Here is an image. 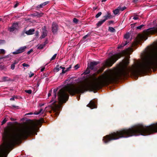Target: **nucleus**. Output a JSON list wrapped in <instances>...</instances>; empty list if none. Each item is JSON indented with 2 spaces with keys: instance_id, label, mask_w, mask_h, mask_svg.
Here are the masks:
<instances>
[{
  "instance_id": "obj_1",
  "label": "nucleus",
  "mask_w": 157,
  "mask_h": 157,
  "mask_svg": "<svg viewBox=\"0 0 157 157\" xmlns=\"http://www.w3.org/2000/svg\"><path fill=\"white\" fill-rule=\"evenodd\" d=\"M95 74H93L90 79H85L76 85L68 84L61 89L58 93V99L59 104L57 105L54 101L56 97L57 90H53L54 94L51 101L52 104L49 106L56 116L58 115L60 109V104L66 102L67 100L69 95H74L76 94L83 93L88 90L94 91L99 89L105 85L116 81V68L105 71L98 78H95Z\"/></svg>"
},
{
  "instance_id": "obj_2",
  "label": "nucleus",
  "mask_w": 157,
  "mask_h": 157,
  "mask_svg": "<svg viewBox=\"0 0 157 157\" xmlns=\"http://www.w3.org/2000/svg\"><path fill=\"white\" fill-rule=\"evenodd\" d=\"M42 122V120H37L26 125L17 127L14 130L10 126L4 128L2 135L3 143L0 146V157H6L13 147L21 139L36 133L38 129L37 126Z\"/></svg>"
},
{
  "instance_id": "obj_3",
  "label": "nucleus",
  "mask_w": 157,
  "mask_h": 157,
  "mask_svg": "<svg viewBox=\"0 0 157 157\" xmlns=\"http://www.w3.org/2000/svg\"><path fill=\"white\" fill-rule=\"evenodd\" d=\"M155 132H157V123L147 126L138 124L129 128L121 129L105 136V143L121 138H127L140 135H147Z\"/></svg>"
},
{
  "instance_id": "obj_4",
  "label": "nucleus",
  "mask_w": 157,
  "mask_h": 157,
  "mask_svg": "<svg viewBox=\"0 0 157 157\" xmlns=\"http://www.w3.org/2000/svg\"><path fill=\"white\" fill-rule=\"evenodd\" d=\"M132 52V48H129L123 51L121 53L113 55L111 57L106 60L103 63V66L97 71V73L98 74L102 72L104 69L105 67L111 66L121 56L125 55H129L130 52Z\"/></svg>"
},
{
  "instance_id": "obj_5",
  "label": "nucleus",
  "mask_w": 157,
  "mask_h": 157,
  "mask_svg": "<svg viewBox=\"0 0 157 157\" xmlns=\"http://www.w3.org/2000/svg\"><path fill=\"white\" fill-rule=\"evenodd\" d=\"M155 33H157V28H151L144 31L143 34H139L138 35L135 41L132 44V46H135L140 43L142 40H146L147 35Z\"/></svg>"
},
{
  "instance_id": "obj_6",
  "label": "nucleus",
  "mask_w": 157,
  "mask_h": 157,
  "mask_svg": "<svg viewBox=\"0 0 157 157\" xmlns=\"http://www.w3.org/2000/svg\"><path fill=\"white\" fill-rule=\"evenodd\" d=\"M26 48L27 47L25 46L21 47L16 51L13 52V54H16L22 53L25 51Z\"/></svg>"
},
{
  "instance_id": "obj_7",
  "label": "nucleus",
  "mask_w": 157,
  "mask_h": 157,
  "mask_svg": "<svg viewBox=\"0 0 157 157\" xmlns=\"http://www.w3.org/2000/svg\"><path fill=\"white\" fill-rule=\"evenodd\" d=\"M18 27V24L17 23H15L13 24L11 27L9 29V31L12 32L15 29H17Z\"/></svg>"
},
{
  "instance_id": "obj_8",
  "label": "nucleus",
  "mask_w": 157,
  "mask_h": 157,
  "mask_svg": "<svg viewBox=\"0 0 157 157\" xmlns=\"http://www.w3.org/2000/svg\"><path fill=\"white\" fill-rule=\"evenodd\" d=\"M58 30V25L57 24L53 23L52 25V30L53 33H56Z\"/></svg>"
},
{
  "instance_id": "obj_9",
  "label": "nucleus",
  "mask_w": 157,
  "mask_h": 157,
  "mask_svg": "<svg viewBox=\"0 0 157 157\" xmlns=\"http://www.w3.org/2000/svg\"><path fill=\"white\" fill-rule=\"evenodd\" d=\"M98 62H96L95 61L91 62L89 64V68L92 70H93L94 69V67L95 65L98 64Z\"/></svg>"
},
{
  "instance_id": "obj_10",
  "label": "nucleus",
  "mask_w": 157,
  "mask_h": 157,
  "mask_svg": "<svg viewBox=\"0 0 157 157\" xmlns=\"http://www.w3.org/2000/svg\"><path fill=\"white\" fill-rule=\"evenodd\" d=\"M88 106L92 109L96 108V105L95 102L93 101H91L88 105Z\"/></svg>"
},
{
  "instance_id": "obj_11",
  "label": "nucleus",
  "mask_w": 157,
  "mask_h": 157,
  "mask_svg": "<svg viewBox=\"0 0 157 157\" xmlns=\"http://www.w3.org/2000/svg\"><path fill=\"white\" fill-rule=\"evenodd\" d=\"M71 65H70L69 67L68 68H65V67H63L62 70V73L63 74L69 71L70 70V69H71Z\"/></svg>"
},
{
  "instance_id": "obj_12",
  "label": "nucleus",
  "mask_w": 157,
  "mask_h": 157,
  "mask_svg": "<svg viewBox=\"0 0 157 157\" xmlns=\"http://www.w3.org/2000/svg\"><path fill=\"white\" fill-rule=\"evenodd\" d=\"M35 31V30L33 29H30L29 30L26 31L25 33L28 35L33 34Z\"/></svg>"
},
{
  "instance_id": "obj_13",
  "label": "nucleus",
  "mask_w": 157,
  "mask_h": 157,
  "mask_svg": "<svg viewBox=\"0 0 157 157\" xmlns=\"http://www.w3.org/2000/svg\"><path fill=\"white\" fill-rule=\"evenodd\" d=\"M63 67L62 66L59 67V66H57L56 67L54 68V71L55 72H57L60 69H62Z\"/></svg>"
},
{
  "instance_id": "obj_14",
  "label": "nucleus",
  "mask_w": 157,
  "mask_h": 157,
  "mask_svg": "<svg viewBox=\"0 0 157 157\" xmlns=\"http://www.w3.org/2000/svg\"><path fill=\"white\" fill-rule=\"evenodd\" d=\"M105 21V20L104 19L98 21L97 24V26L98 27L100 26Z\"/></svg>"
},
{
  "instance_id": "obj_15",
  "label": "nucleus",
  "mask_w": 157,
  "mask_h": 157,
  "mask_svg": "<svg viewBox=\"0 0 157 157\" xmlns=\"http://www.w3.org/2000/svg\"><path fill=\"white\" fill-rule=\"evenodd\" d=\"M43 113V110L42 109H40L38 112L36 111L34 114L35 115H38L40 113Z\"/></svg>"
},
{
  "instance_id": "obj_16",
  "label": "nucleus",
  "mask_w": 157,
  "mask_h": 157,
  "mask_svg": "<svg viewBox=\"0 0 157 157\" xmlns=\"http://www.w3.org/2000/svg\"><path fill=\"white\" fill-rule=\"evenodd\" d=\"M47 35V33L46 31H44L43 32L42 34L41 35V38H43L45 37Z\"/></svg>"
},
{
  "instance_id": "obj_17",
  "label": "nucleus",
  "mask_w": 157,
  "mask_h": 157,
  "mask_svg": "<svg viewBox=\"0 0 157 157\" xmlns=\"http://www.w3.org/2000/svg\"><path fill=\"white\" fill-rule=\"evenodd\" d=\"M120 10L119 9V7L117 9L113 11V12L114 14L115 15H117L118 14Z\"/></svg>"
},
{
  "instance_id": "obj_18",
  "label": "nucleus",
  "mask_w": 157,
  "mask_h": 157,
  "mask_svg": "<svg viewBox=\"0 0 157 157\" xmlns=\"http://www.w3.org/2000/svg\"><path fill=\"white\" fill-rule=\"evenodd\" d=\"M111 17V15L109 13H108L107 15L105 16H104L105 19L104 20H105V21L108 19V18H110Z\"/></svg>"
},
{
  "instance_id": "obj_19",
  "label": "nucleus",
  "mask_w": 157,
  "mask_h": 157,
  "mask_svg": "<svg viewBox=\"0 0 157 157\" xmlns=\"http://www.w3.org/2000/svg\"><path fill=\"white\" fill-rule=\"evenodd\" d=\"M128 42L126 41L125 44H122L121 45L119 46L118 47V49H119L120 48H121V47H122L124 46H125L126 44H128Z\"/></svg>"
},
{
  "instance_id": "obj_20",
  "label": "nucleus",
  "mask_w": 157,
  "mask_h": 157,
  "mask_svg": "<svg viewBox=\"0 0 157 157\" xmlns=\"http://www.w3.org/2000/svg\"><path fill=\"white\" fill-rule=\"evenodd\" d=\"M90 72V71L89 69L88 68H87L86 70L84 72V74L85 75H86L89 73Z\"/></svg>"
},
{
  "instance_id": "obj_21",
  "label": "nucleus",
  "mask_w": 157,
  "mask_h": 157,
  "mask_svg": "<svg viewBox=\"0 0 157 157\" xmlns=\"http://www.w3.org/2000/svg\"><path fill=\"white\" fill-rule=\"evenodd\" d=\"M45 44H40L38 47V48L39 49H43L44 47Z\"/></svg>"
},
{
  "instance_id": "obj_22",
  "label": "nucleus",
  "mask_w": 157,
  "mask_h": 157,
  "mask_svg": "<svg viewBox=\"0 0 157 157\" xmlns=\"http://www.w3.org/2000/svg\"><path fill=\"white\" fill-rule=\"evenodd\" d=\"M6 51L3 49H0V54H4L5 53Z\"/></svg>"
},
{
  "instance_id": "obj_23",
  "label": "nucleus",
  "mask_w": 157,
  "mask_h": 157,
  "mask_svg": "<svg viewBox=\"0 0 157 157\" xmlns=\"http://www.w3.org/2000/svg\"><path fill=\"white\" fill-rule=\"evenodd\" d=\"M109 30L111 32H113L114 31L115 29L113 27H109Z\"/></svg>"
},
{
  "instance_id": "obj_24",
  "label": "nucleus",
  "mask_w": 157,
  "mask_h": 157,
  "mask_svg": "<svg viewBox=\"0 0 157 157\" xmlns=\"http://www.w3.org/2000/svg\"><path fill=\"white\" fill-rule=\"evenodd\" d=\"M7 121V120L6 119V118L4 119L2 122V125H3V124L5 123Z\"/></svg>"
},
{
  "instance_id": "obj_25",
  "label": "nucleus",
  "mask_w": 157,
  "mask_h": 157,
  "mask_svg": "<svg viewBox=\"0 0 157 157\" xmlns=\"http://www.w3.org/2000/svg\"><path fill=\"white\" fill-rule=\"evenodd\" d=\"M56 55L57 54H55L51 58V60L55 59L56 56Z\"/></svg>"
},
{
  "instance_id": "obj_26",
  "label": "nucleus",
  "mask_w": 157,
  "mask_h": 157,
  "mask_svg": "<svg viewBox=\"0 0 157 157\" xmlns=\"http://www.w3.org/2000/svg\"><path fill=\"white\" fill-rule=\"evenodd\" d=\"M101 12H99L96 15L95 17L96 18L98 17L99 16H101Z\"/></svg>"
},
{
  "instance_id": "obj_27",
  "label": "nucleus",
  "mask_w": 157,
  "mask_h": 157,
  "mask_svg": "<svg viewBox=\"0 0 157 157\" xmlns=\"http://www.w3.org/2000/svg\"><path fill=\"white\" fill-rule=\"evenodd\" d=\"M7 78L6 77H4L2 78V81H6L7 80Z\"/></svg>"
},
{
  "instance_id": "obj_28",
  "label": "nucleus",
  "mask_w": 157,
  "mask_h": 157,
  "mask_svg": "<svg viewBox=\"0 0 157 157\" xmlns=\"http://www.w3.org/2000/svg\"><path fill=\"white\" fill-rule=\"evenodd\" d=\"M25 92L29 94H31L32 93V90H25Z\"/></svg>"
},
{
  "instance_id": "obj_29",
  "label": "nucleus",
  "mask_w": 157,
  "mask_h": 157,
  "mask_svg": "<svg viewBox=\"0 0 157 157\" xmlns=\"http://www.w3.org/2000/svg\"><path fill=\"white\" fill-rule=\"evenodd\" d=\"M126 7L125 6H124L123 7H122V8L119 7V9L120 10H121V11H123L124 10L126 9Z\"/></svg>"
},
{
  "instance_id": "obj_30",
  "label": "nucleus",
  "mask_w": 157,
  "mask_h": 157,
  "mask_svg": "<svg viewBox=\"0 0 157 157\" xmlns=\"http://www.w3.org/2000/svg\"><path fill=\"white\" fill-rule=\"evenodd\" d=\"M124 37L125 38L127 39L129 37V35L128 34H126L124 36Z\"/></svg>"
},
{
  "instance_id": "obj_31",
  "label": "nucleus",
  "mask_w": 157,
  "mask_h": 157,
  "mask_svg": "<svg viewBox=\"0 0 157 157\" xmlns=\"http://www.w3.org/2000/svg\"><path fill=\"white\" fill-rule=\"evenodd\" d=\"M15 98H17V97L15 96H13L12 98L10 99V101H14Z\"/></svg>"
},
{
  "instance_id": "obj_32",
  "label": "nucleus",
  "mask_w": 157,
  "mask_h": 157,
  "mask_svg": "<svg viewBox=\"0 0 157 157\" xmlns=\"http://www.w3.org/2000/svg\"><path fill=\"white\" fill-rule=\"evenodd\" d=\"M5 40H0V45L4 43Z\"/></svg>"
},
{
  "instance_id": "obj_33",
  "label": "nucleus",
  "mask_w": 157,
  "mask_h": 157,
  "mask_svg": "<svg viewBox=\"0 0 157 157\" xmlns=\"http://www.w3.org/2000/svg\"><path fill=\"white\" fill-rule=\"evenodd\" d=\"M144 25H141L139 26H138L137 27V29H141L143 27Z\"/></svg>"
},
{
  "instance_id": "obj_34",
  "label": "nucleus",
  "mask_w": 157,
  "mask_h": 157,
  "mask_svg": "<svg viewBox=\"0 0 157 157\" xmlns=\"http://www.w3.org/2000/svg\"><path fill=\"white\" fill-rule=\"evenodd\" d=\"M22 65L24 67H29V65L28 64H26L25 63H23L22 64Z\"/></svg>"
},
{
  "instance_id": "obj_35",
  "label": "nucleus",
  "mask_w": 157,
  "mask_h": 157,
  "mask_svg": "<svg viewBox=\"0 0 157 157\" xmlns=\"http://www.w3.org/2000/svg\"><path fill=\"white\" fill-rule=\"evenodd\" d=\"M33 50L32 49H31L29 51H28L27 52V54L28 55L29 54L31 53L32 52H33Z\"/></svg>"
},
{
  "instance_id": "obj_36",
  "label": "nucleus",
  "mask_w": 157,
  "mask_h": 157,
  "mask_svg": "<svg viewBox=\"0 0 157 157\" xmlns=\"http://www.w3.org/2000/svg\"><path fill=\"white\" fill-rule=\"evenodd\" d=\"M34 75V74L32 72H30V74H29V77L31 78L32 76H33Z\"/></svg>"
},
{
  "instance_id": "obj_37",
  "label": "nucleus",
  "mask_w": 157,
  "mask_h": 157,
  "mask_svg": "<svg viewBox=\"0 0 157 157\" xmlns=\"http://www.w3.org/2000/svg\"><path fill=\"white\" fill-rule=\"evenodd\" d=\"M73 21L75 23H77L78 21V20L76 18H74L73 19Z\"/></svg>"
},
{
  "instance_id": "obj_38",
  "label": "nucleus",
  "mask_w": 157,
  "mask_h": 157,
  "mask_svg": "<svg viewBox=\"0 0 157 157\" xmlns=\"http://www.w3.org/2000/svg\"><path fill=\"white\" fill-rule=\"evenodd\" d=\"M44 6L43 3L41 4L39 6H38V7L39 8H42L43 6Z\"/></svg>"
},
{
  "instance_id": "obj_39",
  "label": "nucleus",
  "mask_w": 157,
  "mask_h": 157,
  "mask_svg": "<svg viewBox=\"0 0 157 157\" xmlns=\"http://www.w3.org/2000/svg\"><path fill=\"white\" fill-rule=\"evenodd\" d=\"M11 68L12 70H13L14 69V68H15L14 64H12L11 66Z\"/></svg>"
},
{
  "instance_id": "obj_40",
  "label": "nucleus",
  "mask_w": 157,
  "mask_h": 157,
  "mask_svg": "<svg viewBox=\"0 0 157 157\" xmlns=\"http://www.w3.org/2000/svg\"><path fill=\"white\" fill-rule=\"evenodd\" d=\"M18 4H19V3H16L14 5V8H16V7H17V6L18 5Z\"/></svg>"
},
{
  "instance_id": "obj_41",
  "label": "nucleus",
  "mask_w": 157,
  "mask_h": 157,
  "mask_svg": "<svg viewBox=\"0 0 157 157\" xmlns=\"http://www.w3.org/2000/svg\"><path fill=\"white\" fill-rule=\"evenodd\" d=\"M79 67H78V64H76V65H75V69H77Z\"/></svg>"
},
{
  "instance_id": "obj_42",
  "label": "nucleus",
  "mask_w": 157,
  "mask_h": 157,
  "mask_svg": "<svg viewBox=\"0 0 157 157\" xmlns=\"http://www.w3.org/2000/svg\"><path fill=\"white\" fill-rule=\"evenodd\" d=\"M88 35H85V36H84L83 37V39H86L87 37H88Z\"/></svg>"
},
{
  "instance_id": "obj_43",
  "label": "nucleus",
  "mask_w": 157,
  "mask_h": 157,
  "mask_svg": "<svg viewBox=\"0 0 157 157\" xmlns=\"http://www.w3.org/2000/svg\"><path fill=\"white\" fill-rule=\"evenodd\" d=\"M48 3V2H46L44 3H43V4H44V6H45V5H47Z\"/></svg>"
},
{
  "instance_id": "obj_44",
  "label": "nucleus",
  "mask_w": 157,
  "mask_h": 157,
  "mask_svg": "<svg viewBox=\"0 0 157 157\" xmlns=\"http://www.w3.org/2000/svg\"><path fill=\"white\" fill-rule=\"evenodd\" d=\"M133 19L135 20H137L138 19V17L137 16L133 18Z\"/></svg>"
},
{
  "instance_id": "obj_45",
  "label": "nucleus",
  "mask_w": 157,
  "mask_h": 157,
  "mask_svg": "<svg viewBox=\"0 0 157 157\" xmlns=\"http://www.w3.org/2000/svg\"><path fill=\"white\" fill-rule=\"evenodd\" d=\"M33 114V113H26L25 114V115H30Z\"/></svg>"
},
{
  "instance_id": "obj_46",
  "label": "nucleus",
  "mask_w": 157,
  "mask_h": 157,
  "mask_svg": "<svg viewBox=\"0 0 157 157\" xmlns=\"http://www.w3.org/2000/svg\"><path fill=\"white\" fill-rule=\"evenodd\" d=\"M45 69V68L44 67H42V68L41 69V71H44V70Z\"/></svg>"
},
{
  "instance_id": "obj_47",
  "label": "nucleus",
  "mask_w": 157,
  "mask_h": 157,
  "mask_svg": "<svg viewBox=\"0 0 157 157\" xmlns=\"http://www.w3.org/2000/svg\"><path fill=\"white\" fill-rule=\"evenodd\" d=\"M106 0H102L101 1H102V2H105Z\"/></svg>"
},
{
  "instance_id": "obj_48",
  "label": "nucleus",
  "mask_w": 157,
  "mask_h": 157,
  "mask_svg": "<svg viewBox=\"0 0 157 157\" xmlns=\"http://www.w3.org/2000/svg\"><path fill=\"white\" fill-rule=\"evenodd\" d=\"M51 95V94L50 93L48 94V97H49Z\"/></svg>"
},
{
  "instance_id": "obj_49",
  "label": "nucleus",
  "mask_w": 157,
  "mask_h": 157,
  "mask_svg": "<svg viewBox=\"0 0 157 157\" xmlns=\"http://www.w3.org/2000/svg\"><path fill=\"white\" fill-rule=\"evenodd\" d=\"M17 62H14V63L13 64H14V65H15V64H17Z\"/></svg>"
},
{
  "instance_id": "obj_50",
  "label": "nucleus",
  "mask_w": 157,
  "mask_h": 157,
  "mask_svg": "<svg viewBox=\"0 0 157 157\" xmlns=\"http://www.w3.org/2000/svg\"><path fill=\"white\" fill-rule=\"evenodd\" d=\"M11 120L12 121H13V120H14L12 118H11Z\"/></svg>"
},
{
  "instance_id": "obj_51",
  "label": "nucleus",
  "mask_w": 157,
  "mask_h": 157,
  "mask_svg": "<svg viewBox=\"0 0 157 157\" xmlns=\"http://www.w3.org/2000/svg\"><path fill=\"white\" fill-rule=\"evenodd\" d=\"M2 59V58H0V59Z\"/></svg>"
},
{
  "instance_id": "obj_52",
  "label": "nucleus",
  "mask_w": 157,
  "mask_h": 157,
  "mask_svg": "<svg viewBox=\"0 0 157 157\" xmlns=\"http://www.w3.org/2000/svg\"><path fill=\"white\" fill-rule=\"evenodd\" d=\"M48 108V107H46V108Z\"/></svg>"
},
{
  "instance_id": "obj_53",
  "label": "nucleus",
  "mask_w": 157,
  "mask_h": 157,
  "mask_svg": "<svg viewBox=\"0 0 157 157\" xmlns=\"http://www.w3.org/2000/svg\"><path fill=\"white\" fill-rule=\"evenodd\" d=\"M1 19H0V21H1Z\"/></svg>"
}]
</instances>
